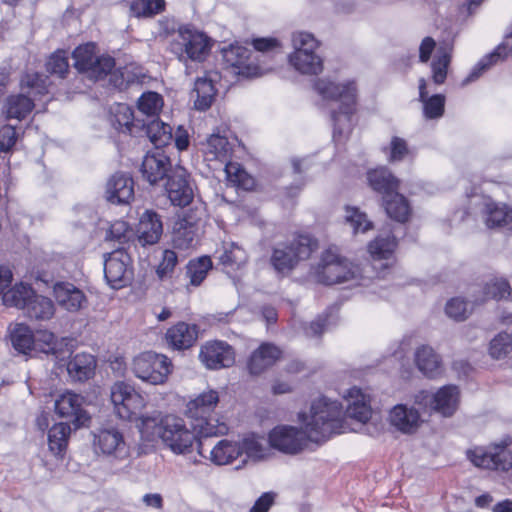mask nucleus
Returning a JSON list of instances; mask_svg holds the SVG:
<instances>
[{
  "label": "nucleus",
  "instance_id": "f257e3e1",
  "mask_svg": "<svg viewBox=\"0 0 512 512\" xmlns=\"http://www.w3.org/2000/svg\"><path fill=\"white\" fill-rule=\"evenodd\" d=\"M397 247L396 238L393 235L383 237L379 235L368 245V251L373 259V264L364 267L342 259L332 249L325 250L316 267L312 268L311 275L322 284L333 285L349 283L350 286L369 287L371 292L380 297H387L383 288L380 273L374 278L368 275L373 269H378L377 262L389 261ZM379 267L387 268V263H380Z\"/></svg>",
  "mask_w": 512,
  "mask_h": 512
},
{
  "label": "nucleus",
  "instance_id": "f03ea898",
  "mask_svg": "<svg viewBox=\"0 0 512 512\" xmlns=\"http://www.w3.org/2000/svg\"><path fill=\"white\" fill-rule=\"evenodd\" d=\"M315 92L330 106V116L334 125V137L342 135L351 126L356 110L357 88L354 81H338L331 77L315 80Z\"/></svg>",
  "mask_w": 512,
  "mask_h": 512
},
{
  "label": "nucleus",
  "instance_id": "7ed1b4c3",
  "mask_svg": "<svg viewBox=\"0 0 512 512\" xmlns=\"http://www.w3.org/2000/svg\"><path fill=\"white\" fill-rule=\"evenodd\" d=\"M299 421L312 442L329 439L334 434L347 432L341 403L326 396L313 400L310 413H300Z\"/></svg>",
  "mask_w": 512,
  "mask_h": 512
},
{
  "label": "nucleus",
  "instance_id": "20e7f679",
  "mask_svg": "<svg viewBox=\"0 0 512 512\" xmlns=\"http://www.w3.org/2000/svg\"><path fill=\"white\" fill-rule=\"evenodd\" d=\"M154 433L160 438L164 447L175 455L190 454L196 447L198 455L205 457L197 430L189 429L181 417L174 415L162 417L158 423H154Z\"/></svg>",
  "mask_w": 512,
  "mask_h": 512
},
{
  "label": "nucleus",
  "instance_id": "39448f33",
  "mask_svg": "<svg viewBox=\"0 0 512 512\" xmlns=\"http://www.w3.org/2000/svg\"><path fill=\"white\" fill-rule=\"evenodd\" d=\"M219 403V394L216 390H207L190 400L186 407V415L195 421L194 430L201 437L225 435L229 427L225 422L212 417V413Z\"/></svg>",
  "mask_w": 512,
  "mask_h": 512
},
{
  "label": "nucleus",
  "instance_id": "423d86ee",
  "mask_svg": "<svg viewBox=\"0 0 512 512\" xmlns=\"http://www.w3.org/2000/svg\"><path fill=\"white\" fill-rule=\"evenodd\" d=\"M49 79L38 73H25L20 81L21 93L7 98L4 112L9 119L22 120L33 110L36 100L49 93Z\"/></svg>",
  "mask_w": 512,
  "mask_h": 512
},
{
  "label": "nucleus",
  "instance_id": "0eeeda50",
  "mask_svg": "<svg viewBox=\"0 0 512 512\" xmlns=\"http://www.w3.org/2000/svg\"><path fill=\"white\" fill-rule=\"evenodd\" d=\"M171 52L179 61L186 63L203 62L210 54L213 41L203 31L193 25L179 26L171 44Z\"/></svg>",
  "mask_w": 512,
  "mask_h": 512
},
{
  "label": "nucleus",
  "instance_id": "6e6552de",
  "mask_svg": "<svg viewBox=\"0 0 512 512\" xmlns=\"http://www.w3.org/2000/svg\"><path fill=\"white\" fill-rule=\"evenodd\" d=\"M316 248V241L308 235H300L290 244H279L272 252L270 263L277 274L286 276L299 261L310 257Z\"/></svg>",
  "mask_w": 512,
  "mask_h": 512
},
{
  "label": "nucleus",
  "instance_id": "1a4fd4ad",
  "mask_svg": "<svg viewBox=\"0 0 512 512\" xmlns=\"http://www.w3.org/2000/svg\"><path fill=\"white\" fill-rule=\"evenodd\" d=\"M110 398L116 415L122 420L141 417L146 406V398L125 381H117L111 386Z\"/></svg>",
  "mask_w": 512,
  "mask_h": 512
},
{
  "label": "nucleus",
  "instance_id": "9d476101",
  "mask_svg": "<svg viewBox=\"0 0 512 512\" xmlns=\"http://www.w3.org/2000/svg\"><path fill=\"white\" fill-rule=\"evenodd\" d=\"M132 372L145 383L161 385L171 373V361L165 355L144 352L133 359Z\"/></svg>",
  "mask_w": 512,
  "mask_h": 512
},
{
  "label": "nucleus",
  "instance_id": "9b49d317",
  "mask_svg": "<svg viewBox=\"0 0 512 512\" xmlns=\"http://www.w3.org/2000/svg\"><path fill=\"white\" fill-rule=\"evenodd\" d=\"M510 441L491 444L488 447L476 446L467 450V458L479 468L509 471L512 469V452L507 448Z\"/></svg>",
  "mask_w": 512,
  "mask_h": 512
},
{
  "label": "nucleus",
  "instance_id": "f8f14e48",
  "mask_svg": "<svg viewBox=\"0 0 512 512\" xmlns=\"http://www.w3.org/2000/svg\"><path fill=\"white\" fill-rule=\"evenodd\" d=\"M459 389L455 385H445L436 392L419 391L414 396V404L429 412H435L443 417H451L459 404Z\"/></svg>",
  "mask_w": 512,
  "mask_h": 512
},
{
  "label": "nucleus",
  "instance_id": "ddd939ff",
  "mask_svg": "<svg viewBox=\"0 0 512 512\" xmlns=\"http://www.w3.org/2000/svg\"><path fill=\"white\" fill-rule=\"evenodd\" d=\"M75 68L91 79H100L112 71L115 61L110 56H98L96 45L86 43L78 46L72 54Z\"/></svg>",
  "mask_w": 512,
  "mask_h": 512
},
{
  "label": "nucleus",
  "instance_id": "4468645a",
  "mask_svg": "<svg viewBox=\"0 0 512 512\" xmlns=\"http://www.w3.org/2000/svg\"><path fill=\"white\" fill-rule=\"evenodd\" d=\"M93 446L96 454L103 455L110 461H125L130 456V449L124 435L116 427L101 428L95 431Z\"/></svg>",
  "mask_w": 512,
  "mask_h": 512
},
{
  "label": "nucleus",
  "instance_id": "2eb2a0df",
  "mask_svg": "<svg viewBox=\"0 0 512 512\" xmlns=\"http://www.w3.org/2000/svg\"><path fill=\"white\" fill-rule=\"evenodd\" d=\"M221 53L226 68L235 75L251 78L265 72L264 68L255 64L251 59L252 52L242 45L231 44L222 48Z\"/></svg>",
  "mask_w": 512,
  "mask_h": 512
},
{
  "label": "nucleus",
  "instance_id": "dca6fc26",
  "mask_svg": "<svg viewBox=\"0 0 512 512\" xmlns=\"http://www.w3.org/2000/svg\"><path fill=\"white\" fill-rule=\"evenodd\" d=\"M84 403L85 399L82 395L67 390L55 399V413L60 418L71 422L75 430L86 427L89 425L91 417L84 408Z\"/></svg>",
  "mask_w": 512,
  "mask_h": 512
},
{
  "label": "nucleus",
  "instance_id": "f3484780",
  "mask_svg": "<svg viewBox=\"0 0 512 512\" xmlns=\"http://www.w3.org/2000/svg\"><path fill=\"white\" fill-rule=\"evenodd\" d=\"M131 258L123 249H116L104 259V276L112 289L125 287L132 280Z\"/></svg>",
  "mask_w": 512,
  "mask_h": 512
},
{
  "label": "nucleus",
  "instance_id": "a211bd4d",
  "mask_svg": "<svg viewBox=\"0 0 512 512\" xmlns=\"http://www.w3.org/2000/svg\"><path fill=\"white\" fill-rule=\"evenodd\" d=\"M268 439L272 448L289 455L301 452L309 440L303 426L299 429L287 425L273 428L269 433Z\"/></svg>",
  "mask_w": 512,
  "mask_h": 512
},
{
  "label": "nucleus",
  "instance_id": "6ab92c4d",
  "mask_svg": "<svg viewBox=\"0 0 512 512\" xmlns=\"http://www.w3.org/2000/svg\"><path fill=\"white\" fill-rule=\"evenodd\" d=\"M199 359L206 368L218 370L231 367L235 363V351L225 341H208L201 346Z\"/></svg>",
  "mask_w": 512,
  "mask_h": 512
},
{
  "label": "nucleus",
  "instance_id": "aec40b11",
  "mask_svg": "<svg viewBox=\"0 0 512 512\" xmlns=\"http://www.w3.org/2000/svg\"><path fill=\"white\" fill-rule=\"evenodd\" d=\"M389 425L396 431L411 435L418 431L423 423L421 414L417 408L408 404H396L388 413Z\"/></svg>",
  "mask_w": 512,
  "mask_h": 512
},
{
  "label": "nucleus",
  "instance_id": "412c9836",
  "mask_svg": "<svg viewBox=\"0 0 512 512\" xmlns=\"http://www.w3.org/2000/svg\"><path fill=\"white\" fill-rule=\"evenodd\" d=\"M35 352H42L53 355L57 360H65L70 357L74 349V340L63 337L57 339L55 335L48 330H38L34 334Z\"/></svg>",
  "mask_w": 512,
  "mask_h": 512
},
{
  "label": "nucleus",
  "instance_id": "4be33fe9",
  "mask_svg": "<svg viewBox=\"0 0 512 512\" xmlns=\"http://www.w3.org/2000/svg\"><path fill=\"white\" fill-rule=\"evenodd\" d=\"M167 178L165 189L172 204L180 207L189 205L194 193L187 171L182 167L176 168Z\"/></svg>",
  "mask_w": 512,
  "mask_h": 512
},
{
  "label": "nucleus",
  "instance_id": "5701e85b",
  "mask_svg": "<svg viewBox=\"0 0 512 512\" xmlns=\"http://www.w3.org/2000/svg\"><path fill=\"white\" fill-rule=\"evenodd\" d=\"M471 202L479 205L487 227H502L512 222V208L504 203L495 202L489 197L471 196Z\"/></svg>",
  "mask_w": 512,
  "mask_h": 512
},
{
  "label": "nucleus",
  "instance_id": "b1692460",
  "mask_svg": "<svg viewBox=\"0 0 512 512\" xmlns=\"http://www.w3.org/2000/svg\"><path fill=\"white\" fill-rule=\"evenodd\" d=\"M346 402V416L361 423H367L372 416L370 396L360 388L353 386L342 394Z\"/></svg>",
  "mask_w": 512,
  "mask_h": 512
},
{
  "label": "nucleus",
  "instance_id": "393cba45",
  "mask_svg": "<svg viewBox=\"0 0 512 512\" xmlns=\"http://www.w3.org/2000/svg\"><path fill=\"white\" fill-rule=\"evenodd\" d=\"M141 173L151 185L170 175L171 163L168 156L161 150L148 152L142 161Z\"/></svg>",
  "mask_w": 512,
  "mask_h": 512
},
{
  "label": "nucleus",
  "instance_id": "a878e982",
  "mask_svg": "<svg viewBox=\"0 0 512 512\" xmlns=\"http://www.w3.org/2000/svg\"><path fill=\"white\" fill-rule=\"evenodd\" d=\"M107 200L112 204H129L134 198V181L123 172L111 176L106 186Z\"/></svg>",
  "mask_w": 512,
  "mask_h": 512
},
{
  "label": "nucleus",
  "instance_id": "bb28decb",
  "mask_svg": "<svg viewBox=\"0 0 512 512\" xmlns=\"http://www.w3.org/2000/svg\"><path fill=\"white\" fill-rule=\"evenodd\" d=\"M510 55H512V31L511 34L506 37L505 41L498 45L493 52L485 55L477 62L468 76L463 80L462 85H467L477 80L492 65L503 61Z\"/></svg>",
  "mask_w": 512,
  "mask_h": 512
},
{
  "label": "nucleus",
  "instance_id": "cd10ccee",
  "mask_svg": "<svg viewBox=\"0 0 512 512\" xmlns=\"http://www.w3.org/2000/svg\"><path fill=\"white\" fill-rule=\"evenodd\" d=\"M53 294L58 305L69 312H77L87 302L83 291L70 282H56Z\"/></svg>",
  "mask_w": 512,
  "mask_h": 512
},
{
  "label": "nucleus",
  "instance_id": "c85d7f7f",
  "mask_svg": "<svg viewBox=\"0 0 512 512\" xmlns=\"http://www.w3.org/2000/svg\"><path fill=\"white\" fill-rule=\"evenodd\" d=\"M163 232L159 215L151 210H146L140 217L136 233L138 242L142 246L156 244Z\"/></svg>",
  "mask_w": 512,
  "mask_h": 512
},
{
  "label": "nucleus",
  "instance_id": "c756f323",
  "mask_svg": "<svg viewBox=\"0 0 512 512\" xmlns=\"http://www.w3.org/2000/svg\"><path fill=\"white\" fill-rule=\"evenodd\" d=\"M198 338V329L194 324L179 322L170 327L165 340L169 347L174 350H184L190 348Z\"/></svg>",
  "mask_w": 512,
  "mask_h": 512
},
{
  "label": "nucleus",
  "instance_id": "7c9ffc66",
  "mask_svg": "<svg viewBox=\"0 0 512 512\" xmlns=\"http://www.w3.org/2000/svg\"><path fill=\"white\" fill-rule=\"evenodd\" d=\"M233 145L225 135L214 132L203 144V153L207 161H218L225 164L230 161Z\"/></svg>",
  "mask_w": 512,
  "mask_h": 512
},
{
  "label": "nucleus",
  "instance_id": "2f4dec72",
  "mask_svg": "<svg viewBox=\"0 0 512 512\" xmlns=\"http://www.w3.org/2000/svg\"><path fill=\"white\" fill-rule=\"evenodd\" d=\"M217 78V73H209L196 79L191 97L197 110L205 111L212 105L217 92L214 85Z\"/></svg>",
  "mask_w": 512,
  "mask_h": 512
},
{
  "label": "nucleus",
  "instance_id": "473e14b6",
  "mask_svg": "<svg viewBox=\"0 0 512 512\" xmlns=\"http://www.w3.org/2000/svg\"><path fill=\"white\" fill-rule=\"evenodd\" d=\"M280 349L271 343H262L250 356L248 361L249 372L259 375L274 365L280 358Z\"/></svg>",
  "mask_w": 512,
  "mask_h": 512
},
{
  "label": "nucleus",
  "instance_id": "72a5a7b5",
  "mask_svg": "<svg viewBox=\"0 0 512 512\" xmlns=\"http://www.w3.org/2000/svg\"><path fill=\"white\" fill-rule=\"evenodd\" d=\"M414 362L420 372L433 378L441 371L440 356L429 345H420L414 353Z\"/></svg>",
  "mask_w": 512,
  "mask_h": 512
},
{
  "label": "nucleus",
  "instance_id": "f704fd0d",
  "mask_svg": "<svg viewBox=\"0 0 512 512\" xmlns=\"http://www.w3.org/2000/svg\"><path fill=\"white\" fill-rule=\"evenodd\" d=\"M240 456L239 443L232 439H221L211 449L208 459L216 466L232 464Z\"/></svg>",
  "mask_w": 512,
  "mask_h": 512
},
{
  "label": "nucleus",
  "instance_id": "c9c22d12",
  "mask_svg": "<svg viewBox=\"0 0 512 512\" xmlns=\"http://www.w3.org/2000/svg\"><path fill=\"white\" fill-rule=\"evenodd\" d=\"M96 368V360L89 353L76 354L67 364V372L74 381L83 382L90 379Z\"/></svg>",
  "mask_w": 512,
  "mask_h": 512
},
{
  "label": "nucleus",
  "instance_id": "e433bc0d",
  "mask_svg": "<svg viewBox=\"0 0 512 512\" xmlns=\"http://www.w3.org/2000/svg\"><path fill=\"white\" fill-rule=\"evenodd\" d=\"M110 123L119 132L133 134L140 121L134 119L133 110L130 106L118 103L111 107Z\"/></svg>",
  "mask_w": 512,
  "mask_h": 512
},
{
  "label": "nucleus",
  "instance_id": "4c0bfd02",
  "mask_svg": "<svg viewBox=\"0 0 512 512\" xmlns=\"http://www.w3.org/2000/svg\"><path fill=\"white\" fill-rule=\"evenodd\" d=\"M141 126L144 133L157 150L170 144L173 140V130L171 126L158 118H153L149 122L142 121Z\"/></svg>",
  "mask_w": 512,
  "mask_h": 512
},
{
  "label": "nucleus",
  "instance_id": "58836bf2",
  "mask_svg": "<svg viewBox=\"0 0 512 512\" xmlns=\"http://www.w3.org/2000/svg\"><path fill=\"white\" fill-rule=\"evenodd\" d=\"M419 99L423 103V115L426 119H439L445 110V96L442 94L427 95L426 80H419Z\"/></svg>",
  "mask_w": 512,
  "mask_h": 512
},
{
  "label": "nucleus",
  "instance_id": "ea45409f",
  "mask_svg": "<svg viewBox=\"0 0 512 512\" xmlns=\"http://www.w3.org/2000/svg\"><path fill=\"white\" fill-rule=\"evenodd\" d=\"M367 179L371 188L384 196H391L397 191L399 181L385 167L371 170L367 174Z\"/></svg>",
  "mask_w": 512,
  "mask_h": 512
},
{
  "label": "nucleus",
  "instance_id": "a19ab883",
  "mask_svg": "<svg viewBox=\"0 0 512 512\" xmlns=\"http://www.w3.org/2000/svg\"><path fill=\"white\" fill-rule=\"evenodd\" d=\"M343 219L354 236L365 234L374 227L368 215L356 206H345Z\"/></svg>",
  "mask_w": 512,
  "mask_h": 512
},
{
  "label": "nucleus",
  "instance_id": "79ce46f5",
  "mask_svg": "<svg viewBox=\"0 0 512 512\" xmlns=\"http://www.w3.org/2000/svg\"><path fill=\"white\" fill-rule=\"evenodd\" d=\"M23 310L30 319L45 321L53 317L55 306L50 298L34 293Z\"/></svg>",
  "mask_w": 512,
  "mask_h": 512
},
{
  "label": "nucleus",
  "instance_id": "37998d69",
  "mask_svg": "<svg viewBox=\"0 0 512 512\" xmlns=\"http://www.w3.org/2000/svg\"><path fill=\"white\" fill-rule=\"evenodd\" d=\"M71 427L68 423L54 424L48 431L49 450L57 457H62L67 449Z\"/></svg>",
  "mask_w": 512,
  "mask_h": 512
},
{
  "label": "nucleus",
  "instance_id": "c03bdc74",
  "mask_svg": "<svg viewBox=\"0 0 512 512\" xmlns=\"http://www.w3.org/2000/svg\"><path fill=\"white\" fill-rule=\"evenodd\" d=\"M289 62L302 74H318L323 70L322 58L317 53L293 52Z\"/></svg>",
  "mask_w": 512,
  "mask_h": 512
},
{
  "label": "nucleus",
  "instance_id": "a18cd8bd",
  "mask_svg": "<svg viewBox=\"0 0 512 512\" xmlns=\"http://www.w3.org/2000/svg\"><path fill=\"white\" fill-rule=\"evenodd\" d=\"M220 264L227 272L241 268L247 262L245 250L235 243L225 244L218 256Z\"/></svg>",
  "mask_w": 512,
  "mask_h": 512
},
{
  "label": "nucleus",
  "instance_id": "49530a36",
  "mask_svg": "<svg viewBox=\"0 0 512 512\" xmlns=\"http://www.w3.org/2000/svg\"><path fill=\"white\" fill-rule=\"evenodd\" d=\"M384 206L388 216L398 222H405L410 215V206L406 198L397 191L391 196L383 197Z\"/></svg>",
  "mask_w": 512,
  "mask_h": 512
},
{
  "label": "nucleus",
  "instance_id": "de8ad7c7",
  "mask_svg": "<svg viewBox=\"0 0 512 512\" xmlns=\"http://www.w3.org/2000/svg\"><path fill=\"white\" fill-rule=\"evenodd\" d=\"M35 291L29 284L18 283L3 293V304L10 307L24 309Z\"/></svg>",
  "mask_w": 512,
  "mask_h": 512
},
{
  "label": "nucleus",
  "instance_id": "09e8293b",
  "mask_svg": "<svg viewBox=\"0 0 512 512\" xmlns=\"http://www.w3.org/2000/svg\"><path fill=\"white\" fill-rule=\"evenodd\" d=\"M240 456L246 455L248 459L259 461L267 455L264 440L254 434L247 435L238 441Z\"/></svg>",
  "mask_w": 512,
  "mask_h": 512
},
{
  "label": "nucleus",
  "instance_id": "8fccbe9b",
  "mask_svg": "<svg viewBox=\"0 0 512 512\" xmlns=\"http://www.w3.org/2000/svg\"><path fill=\"white\" fill-rule=\"evenodd\" d=\"M130 15L136 18L152 17L165 8L164 0H128Z\"/></svg>",
  "mask_w": 512,
  "mask_h": 512
},
{
  "label": "nucleus",
  "instance_id": "3c124183",
  "mask_svg": "<svg viewBox=\"0 0 512 512\" xmlns=\"http://www.w3.org/2000/svg\"><path fill=\"white\" fill-rule=\"evenodd\" d=\"M13 347L23 354L34 351L35 339L32 330L25 324H16L11 333Z\"/></svg>",
  "mask_w": 512,
  "mask_h": 512
},
{
  "label": "nucleus",
  "instance_id": "603ef678",
  "mask_svg": "<svg viewBox=\"0 0 512 512\" xmlns=\"http://www.w3.org/2000/svg\"><path fill=\"white\" fill-rule=\"evenodd\" d=\"M450 61V49L447 46L438 47L431 64L432 79L435 84L440 85L445 82Z\"/></svg>",
  "mask_w": 512,
  "mask_h": 512
},
{
  "label": "nucleus",
  "instance_id": "864d4df0",
  "mask_svg": "<svg viewBox=\"0 0 512 512\" xmlns=\"http://www.w3.org/2000/svg\"><path fill=\"white\" fill-rule=\"evenodd\" d=\"M224 171L228 182L232 185L244 190H250L253 188V177L250 176L239 163L231 161L227 162Z\"/></svg>",
  "mask_w": 512,
  "mask_h": 512
},
{
  "label": "nucleus",
  "instance_id": "5fc2aeb1",
  "mask_svg": "<svg viewBox=\"0 0 512 512\" xmlns=\"http://www.w3.org/2000/svg\"><path fill=\"white\" fill-rule=\"evenodd\" d=\"M196 236L194 224L186 218L179 219L173 228V242L176 246L187 248L192 245Z\"/></svg>",
  "mask_w": 512,
  "mask_h": 512
},
{
  "label": "nucleus",
  "instance_id": "6e6d98bb",
  "mask_svg": "<svg viewBox=\"0 0 512 512\" xmlns=\"http://www.w3.org/2000/svg\"><path fill=\"white\" fill-rule=\"evenodd\" d=\"M212 268V261L208 256H202L198 259L190 260L187 264V276L190 284L199 286L206 278L208 271Z\"/></svg>",
  "mask_w": 512,
  "mask_h": 512
},
{
  "label": "nucleus",
  "instance_id": "4d7b16f0",
  "mask_svg": "<svg viewBox=\"0 0 512 512\" xmlns=\"http://www.w3.org/2000/svg\"><path fill=\"white\" fill-rule=\"evenodd\" d=\"M163 107V98L156 92H145L138 100L139 111L147 117H157Z\"/></svg>",
  "mask_w": 512,
  "mask_h": 512
},
{
  "label": "nucleus",
  "instance_id": "13d9d810",
  "mask_svg": "<svg viewBox=\"0 0 512 512\" xmlns=\"http://www.w3.org/2000/svg\"><path fill=\"white\" fill-rule=\"evenodd\" d=\"M512 352V334L500 332L491 341L489 354L493 359H503Z\"/></svg>",
  "mask_w": 512,
  "mask_h": 512
},
{
  "label": "nucleus",
  "instance_id": "bf43d9fd",
  "mask_svg": "<svg viewBox=\"0 0 512 512\" xmlns=\"http://www.w3.org/2000/svg\"><path fill=\"white\" fill-rule=\"evenodd\" d=\"M506 294H510L508 281L502 278H493L486 282L481 299H476L475 302L485 301L487 299H502Z\"/></svg>",
  "mask_w": 512,
  "mask_h": 512
},
{
  "label": "nucleus",
  "instance_id": "052dcab7",
  "mask_svg": "<svg viewBox=\"0 0 512 512\" xmlns=\"http://www.w3.org/2000/svg\"><path fill=\"white\" fill-rule=\"evenodd\" d=\"M178 263V256L175 251L166 249L162 253V259L159 263L156 274L160 280L172 277L174 269Z\"/></svg>",
  "mask_w": 512,
  "mask_h": 512
},
{
  "label": "nucleus",
  "instance_id": "680f3d73",
  "mask_svg": "<svg viewBox=\"0 0 512 512\" xmlns=\"http://www.w3.org/2000/svg\"><path fill=\"white\" fill-rule=\"evenodd\" d=\"M294 52L316 53L319 42L316 38L307 32H296L292 36Z\"/></svg>",
  "mask_w": 512,
  "mask_h": 512
},
{
  "label": "nucleus",
  "instance_id": "e2e57ef3",
  "mask_svg": "<svg viewBox=\"0 0 512 512\" xmlns=\"http://www.w3.org/2000/svg\"><path fill=\"white\" fill-rule=\"evenodd\" d=\"M46 69L50 74L63 78L69 69L66 52L57 51L53 53L46 62Z\"/></svg>",
  "mask_w": 512,
  "mask_h": 512
},
{
  "label": "nucleus",
  "instance_id": "0e129e2a",
  "mask_svg": "<svg viewBox=\"0 0 512 512\" xmlns=\"http://www.w3.org/2000/svg\"><path fill=\"white\" fill-rule=\"evenodd\" d=\"M445 312L448 317L456 321H463L471 313V307L462 298L455 297L447 302Z\"/></svg>",
  "mask_w": 512,
  "mask_h": 512
},
{
  "label": "nucleus",
  "instance_id": "69168bd1",
  "mask_svg": "<svg viewBox=\"0 0 512 512\" xmlns=\"http://www.w3.org/2000/svg\"><path fill=\"white\" fill-rule=\"evenodd\" d=\"M19 139L16 128L12 125L0 127V152L10 153Z\"/></svg>",
  "mask_w": 512,
  "mask_h": 512
},
{
  "label": "nucleus",
  "instance_id": "338daca9",
  "mask_svg": "<svg viewBox=\"0 0 512 512\" xmlns=\"http://www.w3.org/2000/svg\"><path fill=\"white\" fill-rule=\"evenodd\" d=\"M389 160L392 162L402 161L411 155L407 142L400 137L394 136L390 142Z\"/></svg>",
  "mask_w": 512,
  "mask_h": 512
},
{
  "label": "nucleus",
  "instance_id": "774afa93",
  "mask_svg": "<svg viewBox=\"0 0 512 512\" xmlns=\"http://www.w3.org/2000/svg\"><path fill=\"white\" fill-rule=\"evenodd\" d=\"M129 234L130 228L128 224L125 221H116L110 226L106 238L123 243L129 238Z\"/></svg>",
  "mask_w": 512,
  "mask_h": 512
}]
</instances>
